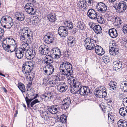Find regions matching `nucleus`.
<instances>
[{"mask_svg": "<svg viewBox=\"0 0 127 127\" xmlns=\"http://www.w3.org/2000/svg\"><path fill=\"white\" fill-rule=\"evenodd\" d=\"M60 70L62 74L66 75L67 77L73 75V68L72 65L67 61L63 62L60 64Z\"/></svg>", "mask_w": 127, "mask_h": 127, "instance_id": "1", "label": "nucleus"}, {"mask_svg": "<svg viewBox=\"0 0 127 127\" xmlns=\"http://www.w3.org/2000/svg\"><path fill=\"white\" fill-rule=\"evenodd\" d=\"M68 80L70 81L72 84L70 88L71 92L74 94H78V89L81 86V83L78 81L77 79L73 76H71L69 77Z\"/></svg>", "mask_w": 127, "mask_h": 127, "instance_id": "2", "label": "nucleus"}, {"mask_svg": "<svg viewBox=\"0 0 127 127\" xmlns=\"http://www.w3.org/2000/svg\"><path fill=\"white\" fill-rule=\"evenodd\" d=\"M20 32L21 33V39L25 40V38L27 37L30 40L33 39V33L31 30L28 27H24L21 30Z\"/></svg>", "mask_w": 127, "mask_h": 127, "instance_id": "3", "label": "nucleus"}, {"mask_svg": "<svg viewBox=\"0 0 127 127\" xmlns=\"http://www.w3.org/2000/svg\"><path fill=\"white\" fill-rule=\"evenodd\" d=\"M24 64H23L22 66V70L24 74H30V73L33 68V65L31 62H27Z\"/></svg>", "mask_w": 127, "mask_h": 127, "instance_id": "4", "label": "nucleus"}, {"mask_svg": "<svg viewBox=\"0 0 127 127\" xmlns=\"http://www.w3.org/2000/svg\"><path fill=\"white\" fill-rule=\"evenodd\" d=\"M25 9L26 12L31 15H34L36 12L35 7L31 3L26 4L25 6Z\"/></svg>", "mask_w": 127, "mask_h": 127, "instance_id": "5", "label": "nucleus"}, {"mask_svg": "<svg viewBox=\"0 0 127 127\" xmlns=\"http://www.w3.org/2000/svg\"><path fill=\"white\" fill-rule=\"evenodd\" d=\"M107 89L106 88L104 87H100L97 90L96 92V95L98 97H100L101 96L102 98L105 97L107 95Z\"/></svg>", "mask_w": 127, "mask_h": 127, "instance_id": "6", "label": "nucleus"}, {"mask_svg": "<svg viewBox=\"0 0 127 127\" xmlns=\"http://www.w3.org/2000/svg\"><path fill=\"white\" fill-rule=\"evenodd\" d=\"M93 41H91V40H85L84 43L85 45H86L85 46L86 49L87 50H91L94 49L96 47V44H95V40H93Z\"/></svg>", "mask_w": 127, "mask_h": 127, "instance_id": "7", "label": "nucleus"}, {"mask_svg": "<svg viewBox=\"0 0 127 127\" xmlns=\"http://www.w3.org/2000/svg\"><path fill=\"white\" fill-rule=\"evenodd\" d=\"M113 69L117 72L121 71L123 68L122 62L118 60L115 61L113 62Z\"/></svg>", "mask_w": 127, "mask_h": 127, "instance_id": "8", "label": "nucleus"}, {"mask_svg": "<svg viewBox=\"0 0 127 127\" xmlns=\"http://www.w3.org/2000/svg\"><path fill=\"white\" fill-rule=\"evenodd\" d=\"M112 45L113 46L109 47V52L111 55L115 56L119 53V49L116 47L117 44L112 43Z\"/></svg>", "mask_w": 127, "mask_h": 127, "instance_id": "9", "label": "nucleus"}, {"mask_svg": "<svg viewBox=\"0 0 127 127\" xmlns=\"http://www.w3.org/2000/svg\"><path fill=\"white\" fill-rule=\"evenodd\" d=\"M60 108V107L58 105H52L49 107L48 110L50 113L55 114L59 112Z\"/></svg>", "mask_w": 127, "mask_h": 127, "instance_id": "10", "label": "nucleus"}, {"mask_svg": "<svg viewBox=\"0 0 127 127\" xmlns=\"http://www.w3.org/2000/svg\"><path fill=\"white\" fill-rule=\"evenodd\" d=\"M90 92V90L88 87L84 86L79 88L78 94H80L81 95H87Z\"/></svg>", "mask_w": 127, "mask_h": 127, "instance_id": "11", "label": "nucleus"}, {"mask_svg": "<svg viewBox=\"0 0 127 127\" xmlns=\"http://www.w3.org/2000/svg\"><path fill=\"white\" fill-rule=\"evenodd\" d=\"M35 55V51L33 49H30L29 52L27 54H25L26 58L25 59L26 60V59L27 60H31L33 59Z\"/></svg>", "mask_w": 127, "mask_h": 127, "instance_id": "12", "label": "nucleus"}, {"mask_svg": "<svg viewBox=\"0 0 127 127\" xmlns=\"http://www.w3.org/2000/svg\"><path fill=\"white\" fill-rule=\"evenodd\" d=\"M58 32L61 37H65L67 35V32L65 26H62L60 27L59 28Z\"/></svg>", "mask_w": 127, "mask_h": 127, "instance_id": "13", "label": "nucleus"}, {"mask_svg": "<svg viewBox=\"0 0 127 127\" xmlns=\"http://www.w3.org/2000/svg\"><path fill=\"white\" fill-rule=\"evenodd\" d=\"M68 88V86L65 84V83H63L57 86V89L59 92L63 93L66 92Z\"/></svg>", "mask_w": 127, "mask_h": 127, "instance_id": "14", "label": "nucleus"}, {"mask_svg": "<svg viewBox=\"0 0 127 127\" xmlns=\"http://www.w3.org/2000/svg\"><path fill=\"white\" fill-rule=\"evenodd\" d=\"M87 15L90 19H94L97 17V14L96 11L94 9H91L88 10Z\"/></svg>", "mask_w": 127, "mask_h": 127, "instance_id": "15", "label": "nucleus"}, {"mask_svg": "<svg viewBox=\"0 0 127 127\" xmlns=\"http://www.w3.org/2000/svg\"><path fill=\"white\" fill-rule=\"evenodd\" d=\"M49 50L48 47L44 45H41L39 48L40 53L43 55L47 54L49 51Z\"/></svg>", "mask_w": 127, "mask_h": 127, "instance_id": "16", "label": "nucleus"}, {"mask_svg": "<svg viewBox=\"0 0 127 127\" xmlns=\"http://www.w3.org/2000/svg\"><path fill=\"white\" fill-rule=\"evenodd\" d=\"M96 7L98 9V10L100 11L103 13H104L107 10V7L106 5L102 2L98 3Z\"/></svg>", "mask_w": 127, "mask_h": 127, "instance_id": "17", "label": "nucleus"}, {"mask_svg": "<svg viewBox=\"0 0 127 127\" xmlns=\"http://www.w3.org/2000/svg\"><path fill=\"white\" fill-rule=\"evenodd\" d=\"M127 6L125 2L122 1L119 3L117 7V10L120 11V12H123L127 9Z\"/></svg>", "mask_w": 127, "mask_h": 127, "instance_id": "18", "label": "nucleus"}, {"mask_svg": "<svg viewBox=\"0 0 127 127\" xmlns=\"http://www.w3.org/2000/svg\"><path fill=\"white\" fill-rule=\"evenodd\" d=\"M25 52L23 51L21 49L17 48L15 51V54L17 58L19 59H21L24 56V53Z\"/></svg>", "mask_w": 127, "mask_h": 127, "instance_id": "19", "label": "nucleus"}, {"mask_svg": "<svg viewBox=\"0 0 127 127\" xmlns=\"http://www.w3.org/2000/svg\"><path fill=\"white\" fill-rule=\"evenodd\" d=\"M50 79L51 84L52 86L57 83L60 80L59 77L58 75H52Z\"/></svg>", "mask_w": 127, "mask_h": 127, "instance_id": "20", "label": "nucleus"}, {"mask_svg": "<svg viewBox=\"0 0 127 127\" xmlns=\"http://www.w3.org/2000/svg\"><path fill=\"white\" fill-rule=\"evenodd\" d=\"M96 45V47L94 49L95 53L97 54L100 55H102L104 54L105 52L103 48L99 45Z\"/></svg>", "mask_w": 127, "mask_h": 127, "instance_id": "21", "label": "nucleus"}, {"mask_svg": "<svg viewBox=\"0 0 127 127\" xmlns=\"http://www.w3.org/2000/svg\"><path fill=\"white\" fill-rule=\"evenodd\" d=\"M13 20L12 18L8 16H3L1 18L0 23L6 24L7 23L11 22V21Z\"/></svg>", "mask_w": 127, "mask_h": 127, "instance_id": "22", "label": "nucleus"}, {"mask_svg": "<svg viewBox=\"0 0 127 127\" xmlns=\"http://www.w3.org/2000/svg\"><path fill=\"white\" fill-rule=\"evenodd\" d=\"M110 36L113 38H116L118 35V33L116 29L112 28L110 29L109 31Z\"/></svg>", "mask_w": 127, "mask_h": 127, "instance_id": "23", "label": "nucleus"}, {"mask_svg": "<svg viewBox=\"0 0 127 127\" xmlns=\"http://www.w3.org/2000/svg\"><path fill=\"white\" fill-rule=\"evenodd\" d=\"M44 63L46 65L50 64L53 62V58L49 55L45 56L44 58Z\"/></svg>", "mask_w": 127, "mask_h": 127, "instance_id": "24", "label": "nucleus"}, {"mask_svg": "<svg viewBox=\"0 0 127 127\" xmlns=\"http://www.w3.org/2000/svg\"><path fill=\"white\" fill-rule=\"evenodd\" d=\"M15 16L16 19L20 21H24L25 18L24 14L22 13L16 12L15 13Z\"/></svg>", "mask_w": 127, "mask_h": 127, "instance_id": "25", "label": "nucleus"}, {"mask_svg": "<svg viewBox=\"0 0 127 127\" xmlns=\"http://www.w3.org/2000/svg\"><path fill=\"white\" fill-rule=\"evenodd\" d=\"M7 40H3L2 42V47L4 50L8 52H9L10 44L8 45L7 43Z\"/></svg>", "mask_w": 127, "mask_h": 127, "instance_id": "26", "label": "nucleus"}, {"mask_svg": "<svg viewBox=\"0 0 127 127\" xmlns=\"http://www.w3.org/2000/svg\"><path fill=\"white\" fill-rule=\"evenodd\" d=\"M4 32L3 29L1 28L0 27V39L6 40L8 39V40H14L12 37L11 36L8 37L7 38H4L3 35Z\"/></svg>", "mask_w": 127, "mask_h": 127, "instance_id": "27", "label": "nucleus"}, {"mask_svg": "<svg viewBox=\"0 0 127 127\" xmlns=\"http://www.w3.org/2000/svg\"><path fill=\"white\" fill-rule=\"evenodd\" d=\"M121 89L124 92H127V81L121 82Z\"/></svg>", "mask_w": 127, "mask_h": 127, "instance_id": "28", "label": "nucleus"}, {"mask_svg": "<svg viewBox=\"0 0 127 127\" xmlns=\"http://www.w3.org/2000/svg\"><path fill=\"white\" fill-rule=\"evenodd\" d=\"M54 13H51L48 16L47 18L51 23H54L57 20Z\"/></svg>", "mask_w": 127, "mask_h": 127, "instance_id": "29", "label": "nucleus"}, {"mask_svg": "<svg viewBox=\"0 0 127 127\" xmlns=\"http://www.w3.org/2000/svg\"><path fill=\"white\" fill-rule=\"evenodd\" d=\"M27 42V41L26 42L24 43L21 46V47L20 48L25 52V53H26L30 48V46Z\"/></svg>", "mask_w": 127, "mask_h": 127, "instance_id": "30", "label": "nucleus"}, {"mask_svg": "<svg viewBox=\"0 0 127 127\" xmlns=\"http://www.w3.org/2000/svg\"><path fill=\"white\" fill-rule=\"evenodd\" d=\"M119 113L121 116L124 117L127 116V109L125 107L121 108L119 110Z\"/></svg>", "mask_w": 127, "mask_h": 127, "instance_id": "31", "label": "nucleus"}, {"mask_svg": "<svg viewBox=\"0 0 127 127\" xmlns=\"http://www.w3.org/2000/svg\"><path fill=\"white\" fill-rule=\"evenodd\" d=\"M102 106H102L101 107L102 108V110L104 113H106L110 111L112 107L111 106L108 104L105 106L103 105Z\"/></svg>", "mask_w": 127, "mask_h": 127, "instance_id": "32", "label": "nucleus"}, {"mask_svg": "<svg viewBox=\"0 0 127 127\" xmlns=\"http://www.w3.org/2000/svg\"><path fill=\"white\" fill-rule=\"evenodd\" d=\"M93 29L97 34L101 33L102 31L101 27L99 25H95L93 28Z\"/></svg>", "mask_w": 127, "mask_h": 127, "instance_id": "33", "label": "nucleus"}, {"mask_svg": "<svg viewBox=\"0 0 127 127\" xmlns=\"http://www.w3.org/2000/svg\"><path fill=\"white\" fill-rule=\"evenodd\" d=\"M117 124L119 127H126L127 126V122L122 120H119Z\"/></svg>", "mask_w": 127, "mask_h": 127, "instance_id": "34", "label": "nucleus"}, {"mask_svg": "<svg viewBox=\"0 0 127 127\" xmlns=\"http://www.w3.org/2000/svg\"><path fill=\"white\" fill-rule=\"evenodd\" d=\"M109 86H110V89L112 91H114L116 90L115 86H117V84L114 82H110L109 83Z\"/></svg>", "mask_w": 127, "mask_h": 127, "instance_id": "35", "label": "nucleus"}, {"mask_svg": "<svg viewBox=\"0 0 127 127\" xmlns=\"http://www.w3.org/2000/svg\"><path fill=\"white\" fill-rule=\"evenodd\" d=\"M41 115L43 117L44 120H48L50 118V114L47 111H44L42 113Z\"/></svg>", "mask_w": 127, "mask_h": 127, "instance_id": "36", "label": "nucleus"}, {"mask_svg": "<svg viewBox=\"0 0 127 127\" xmlns=\"http://www.w3.org/2000/svg\"><path fill=\"white\" fill-rule=\"evenodd\" d=\"M18 87L22 92L23 93L25 91V89L24 85L21 83H19L18 84Z\"/></svg>", "mask_w": 127, "mask_h": 127, "instance_id": "37", "label": "nucleus"}, {"mask_svg": "<svg viewBox=\"0 0 127 127\" xmlns=\"http://www.w3.org/2000/svg\"><path fill=\"white\" fill-rule=\"evenodd\" d=\"M66 116L64 114H63L60 116L59 121L62 123H65L66 121Z\"/></svg>", "mask_w": 127, "mask_h": 127, "instance_id": "38", "label": "nucleus"}, {"mask_svg": "<svg viewBox=\"0 0 127 127\" xmlns=\"http://www.w3.org/2000/svg\"><path fill=\"white\" fill-rule=\"evenodd\" d=\"M42 82L40 83L41 84H44L45 85H47L48 84H51L50 83V79H49L48 80L47 79L45 78H43L42 80Z\"/></svg>", "mask_w": 127, "mask_h": 127, "instance_id": "39", "label": "nucleus"}, {"mask_svg": "<svg viewBox=\"0 0 127 127\" xmlns=\"http://www.w3.org/2000/svg\"><path fill=\"white\" fill-rule=\"evenodd\" d=\"M52 50L53 51V54H61L60 50L58 47L54 48L52 49Z\"/></svg>", "mask_w": 127, "mask_h": 127, "instance_id": "40", "label": "nucleus"}, {"mask_svg": "<svg viewBox=\"0 0 127 127\" xmlns=\"http://www.w3.org/2000/svg\"><path fill=\"white\" fill-rule=\"evenodd\" d=\"M96 18L97 21L98 23L100 24H103L104 23L105 21L104 20V19L101 16L99 15L98 16H97Z\"/></svg>", "mask_w": 127, "mask_h": 127, "instance_id": "41", "label": "nucleus"}, {"mask_svg": "<svg viewBox=\"0 0 127 127\" xmlns=\"http://www.w3.org/2000/svg\"><path fill=\"white\" fill-rule=\"evenodd\" d=\"M79 5L80 7L83 8L84 9H85L86 10L87 9L86 3L84 1H80L79 4Z\"/></svg>", "mask_w": 127, "mask_h": 127, "instance_id": "42", "label": "nucleus"}, {"mask_svg": "<svg viewBox=\"0 0 127 127\" xmlns=\"http://www.w3.org/2000/svg\"><path fill=\"white\" fill-rule=\"evenodd\" d=\"M17 49L16 46V45L15 46V45H14L12 44H10L9 52L11 53L15 51H16Z\"/></svg>", "mask_w": 127, "mask_h": 127, "instance_id": "43", "label": "nucleus"}, {"mask_svg": "<svg viewBox=\"0 0 127 127\" xmlns=\"http://www.w3.org/2000/svg\"><path fill=\"white\" fill-rule=\"evenodd\" d=\"M75 40H68L67 44L70 47L73 46L75 44Z\"/></svg>", "mask_w": 127, "mask_h": 127, "instance_id": "44", "label": "nucleus"}, {"mask_svg": "<svg viewBox=\"0 0 127 127\" xmlns=\"http://www.w3.org/2000/svg\"><path fill=\"white\" fill-rule=\"evenodd\" d=\"M45 67L46 68H48L53 73L54 70V67L51 64H49V65H46Z\"/></svg>", "mask_w": 127, "mask_h": 127, "instance_id": "45", "label": "nucleus"}, {"mask_svg": "<svg viewBox=\"0 0 127 127\" xmlns=\"http://www.w3.org/2000/svg\"><path fill=\"white\" fill-rule=\"evenodd\" d=\"M63 101L64 103L68 104L69 105L71 103V101L69 98L67 97L65 98L63 100Z\"/></svg>", "mask_w": 127, "mask_h": 127, "instance_id": "46", "label": "nucleus"}, {"mask_svg": "<svg viewBox=\"0 0 127 127\" xmlns=\"http://www.w3.org/2000/svg\"><path fill=\"white\" fill-rule=\"evenodd\" d=\"M11 22H10L7 23L6 24L7 28L9 29L11 28L12 26L13 25V20L11 21Z\"/></svg>", "mask_w": 127, "mask_h": 127, "instance_id": "47", "label": "nucleus"}, {"mask_svg": "<svg viewBox=\"0 0 127 127\" xmlns=\"http://www.w3.org/2000/svg\"><path fill=\"white\" fill-rule=\"evenodd\" d=\"M42 98L44 99V101H49L51 99L44 94L42 95Z\"/></svg>", "mask_w": 127, "mask_h": 127, "instance_id": "48", "label": "nucleus"}, {"mask_svg": "<svg viewBox=\"0 0 127 127\" xmlns=\"http://www.w3.org/2000/svg\"><path fill=\"white\" fill-rule=\"evenodd\" d=\"M69 106V105L64 103L62 105V108L63 109L65 110L68 108Z\"/></svg>", "mask_w": 127, "mask_h": 127, "instance_id": "49", "label": "nucleus"}, {"mask_svg": "<svg viewBox=\"0 0 127 127\" xmlns=\"http://www.w3.org/2000/svg\"><path fill=\"white\" fill-rule=\"evenodd\" d=\"M50 34L49 33H48L46 35H45L43 37L44 40H46L47 39H49L50 38H52V35L51 34L50 35Z\"/></svg>", "mask_w": 127, "mask_h": 127, "instance_id": "50", "label": "nucleus"}, {"mask_svg": "<svg viewBox=\"0 0 127 127\" xmlns=\"http://www.w3.org/2000/svg\"><path fill=\"white\" fill-rule=\"evenodd\" d=\"M123 31L125 34H127V25H124L123 28Z\"/></svg>", "mask_w": 127, "mask_h": 127, "instance_id": "51", "label": "nucleus"}, {"mask_svg": "<svg viewBox=\"0 0 127 127\" xmlns=\"http://www.w3.org/2000/svg\"><path fill=\"white\" fill-rule=\"evenodd\" d=\"M39 95L38 94H35L33 95H31L30 97L31 99H32V100L36 98Z\"/></svg>", "mask_w": 127, "mask_h": 127, "instance_id": "52", "label": "nucleus"}, {"mask_svg": "<svg viewBox=\"0 0 127 127\" xmlns=\"http://www.w3.org/2000/svg\"><path fill=\"white\" fill-rule=\"evenodd\" d=\"M46 96H47L48 97L50 98L51 99L53 98V95H52L51 93H45L44 94Z\"/></svg>", "mask_w": 127, "mask_h": 127, "instance_id": "53", "label": "nucleus"}, {"mask_svg": "<svg viewBox=\"0 0 127 127\" xmlns=\"http://www.w3.org/2000/svg\"><path fill=\"white\" fill-rule=\"evenodd\" d=\"M84 24L82 22L80 23L78 26V27L80 29L82 30L84 29Z\"/></svg>", "mask_w": 127, "mask_h": 127, "instance_id": "54", "label": "nucleus"}, {"mask_svg": "<svg viewBox=\"0 0 127 127\" xmlns=\"http://www.w3.org/2000/svg\"><path fill=\"white\" fill-rule=\"evenodd\" d=\"M53 55H55L54 57V59H58L60 58L61 55V54H53Z\"/></svg>", "mask_w": 127, "mask_h": 127, "instance_id": "55", "label": "nucleus"}, {"mask_svg": "<svg viewBox=\"0 0 127 127\" xmlns=\"http://www.w3.org/2000/svg\"><path fill=\"white\" fill-rule=\"evenodd\" d=\"M69 26H68V29L69 30H71L73 28V24L72 22H70L69 23H68Z\"/></svg>", "mask_w": 127, "mask_h": 127, "instance_id": "56", "label": "nucleus"}, {"mask_svg": "<svg viewBox=\"0 0 127 127\" xmlns=\"http://www.w3.org/2000/svg\"><path fill=\"white\" fill-rule=\"evenodd\" d=\"M108 118L109 120H112V121H114V117L112 115L110 114H108Z\"/></svg>", "mask_w": 127, "mask_h": 127, "instance_id": "57", "label": "nucleus"}, {"mask_svg": "<svg viewBox=\"0 0 127 127\" xmlns=\"http://www.w3.org/2000/svg\"><path fill=\"white\" fill-rule=\"evenodd\" d=\"M103 60L104 63L106 64L109 62L110 61L107 58H103Z\"/></svg>", "mask_w": 127, "mask_h": 127, "instance_id": "58", "label": "nucleus"}, {"mask_svg": "<svg viewBox=\"0 0 127 127\" xmlns=\"http://www.w3.org/2000/svg\"><path fill=\"white\" fill-rule=\"evenodd\" d=\"M25 100L26 103H30L31 102L32 100V99L30 98L29 99L27 97L25 98Z\"/></svg>", "mask_w": 127, "mask_h": 127, "instance_id": "59", "label": "nucleus"}, {"mask_svg": "<svg viewBox=\"0 0 127 127\" xmlns=\"http://www.w3.org/2000/svg\"><path fill=\"white\" fill-rule=\"evenodd\" d=\"M93 2V1L92 0H86L85 2L87 4L88 3V4L91 5V3Z\"/></svg>", "mask_w": 127, "mask_h": 127, "instance_id": "60", "label": "nucleus"}, {"mask_svg": "<svg viewBox=\"0 0 127 127\" xmlns=\"http://www.w3.org/2000/svg\"><path fill=\"white\" fill-rule=\"evenodd\" d=\"M75 28V27H74ZM77 31V29L76 28H74L72 31V33L73 34H74Z\"/></svg>", "mask_w": 127, "mask_h": 127, "instance_id": "61", "label": "nucleus"}, {"mask_svg": "<svg viewBox=\"0 0 127 127\" xmlns=\"http://www.w3.org/2000/svg\"><path fill=\"white\" fill-rule=\"evenodd\" d=\"M44 74L47 75H51L50 74L48 71L47 69L45 70H44Z\"/></svg>", "mask_w": 127, "mask_h": 127, "instance_id": "62", "label": "nucleus"}, {"mask_svg": "<svg viewBox=\"0 0 127 127\" xmlns=\"http://www.w3.org/2000/svg\"><path fill=\"white\" fill-rule=\"evenodd\" d=\"M32 101L34 102L35 104L37 103L40 102V101H39L38 99H35Z\"/></svg>", "mask_w": 127, "mask_h": 127, "instance_id": "63", "label": "nucleus"}, {"mask_svg": "<svg viewBox=\"0 0 127 127\" xmlns=\"http://www.w3.org/2000/svg\"><path fill=\"white\" fill-rule=\"evenodd\" d=\"M106 101L107 103H111L112 102V101L110 98H109V99H108L106 100Z\"/></svg>", "mask_w": 127, "mask_h": 127, "instance_id": "64", "label": "nucleus"}]
</instances>
